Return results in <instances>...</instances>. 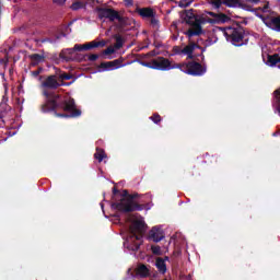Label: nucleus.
<instances>
[{"mask_svg": "<svg viewBox=\"0 0 280 280\" xmlns=\"http://www.w3.org/2000/svg\"><path fill=\"white\" fill-rule=\"evenodd\" d=\"M182 19L191 25L190 28L186 32L187 36L191 37L202 34V26H200L205 24L202 23V14L198 16L194 14V11L189 10L182 14Z\"/></svg>", "mask_w": 280, "mask_h": 280, "instance_id": "f257e3e1", "label": "nucleus"}, {"mask_svg": "<svg viewBox=\"0 0 280 280\" xmlns=\"http://www.w3.org/2000/svg\"><path fill=\"white\" fill-rule=\"evenodd\" d=\"M231 18L224 13L207 12L202 14L201 23H229Z\"/></svg>", "mask_w": 280, "mask_h": 280, "instance_id": "f03ea898", "label": "nucleus"}, {"mask_svg": "<svg viewBox=\"0 0 280 280\" xmlns=\"http://www.w3.org/2000/svg\"><path fill=\"white\" fill-rule=\"evenodd\" d=\"M129 220L131 221L130 229H131V233H133V235H137V233H139V235H143V233H145L148 225L143 221V218L131 215L129 218Z\"/></svg>", "mask_w": 280, "mask_h": 280, "instance_id": "7ed1b4c3", "label": "nucleus"}, {"mask_svg": "<svg viewBox=\"0 0 280 280\" xmlns=\"http://www.w3.org/2000/svg\"><path fill=\"white\" fill-rule=\"evenodd\" d=\"M180 69L182 71H185V73H189L190 75H202V73H205V69H202V66L196 62L183 63Z\"/></svg>", "mask_w": 280, "mask_h": 280, "instance_id": "20e7f679", "label": "nucleus"}, {"mask_svg": "<svg viewBox=\"0 0 280 280\" xmlns=\"http://www.w3.org/2000/svg\"><path fill=\"white\" fill-rule=\"evenodd\" d=\"M152 69H159L160 71H167L170 69H174L172 62L165 58H160L153 61Z\"/></svg>", "mask_w": 280, "mask_h": 280, "instance_id": "39448f33", "label": "nucleus"}, {"mask_svg": "<svg viewBox=\"0 0 280 280\" xmlns=\"http://www.w3.org/2000/svg\"><path fill=\"white\" fill-rule=\"evenodd\" d=\"M225 36H229L233 43V45H237L241 43L242 38H244V34L242 31H237L235 28H228L225 32Z\"/></svg>", "mask_w": 280, "mask_h": 280, "instance_id": "423d86ee", "label": "nucleus"}, {"mask_svg": "<svg viewBox=\"0 0 280 280\" xmlns=\"http://www.w3.org/2000/svg\"><path fill=\"white\" fill-rule=\"evenodd\" d=\"M121 62H122L121 59L103 62V63H101V69H103V71H115V69H119L120 67H124V65H121Z\"/></svg>", "mask_w": 280, "mask_h": 280, "instance_id": "0eeeda50", "label": "nucleus"}, {"mask_svg": "<svg viewBox=\"0 0 280 280\" xmlns=\"http://www.w3.org/2000/svg\"><path fill=\"white\" fill-rule=\"evenodd\" d=\"M63 110L70 113V117H80L82 114L79 109L75 108V102L73 100L66 102Z\"/></svg>", "mask_w": 280, "mask_h": 280, "instance_id": "6e6552de", "label": "nucleus"}, {"mask_svg": "<svg viewBox=\"0 0 280 280\" xmlns=\"http://www.w3.org/2000/svg\"><path fill=\"white\" fill-rule=\"evenodd\" d=\"M120 211H135V203L131 199H122L118 206Z\"/></svg>", "mask_w": 280, "mask_h": 280, "instance_id": "1a4fd4ad", "label": "nucleus"}, {"mask_svg": "<svg viewBox=\"0 0 280 280\" xmlns=\"http://www.w3.org/2000/svg\"><path fill=\"white\" fill-rule=\"evenodd\" d=\"M150 238L153 240V242H161L163 240V231L159 228H153L150 231Z\"/></svg>", "mask_w": 280, "mask_h": 280, "instance_id": "9d476101", "label": "nucleus"}, {"mask_svg": "<svg viewBox=\"0 0 280 280\" xmlns=\"http://www.w3.org/2000/svg\"><path fill=\"white\" fill-rule=\"evenodd\" d=\"M44 86H47L48 89H58L60 84L56 81V77H49L46 82H44Z\"/></svg>", "mask_w": 280, "mask_h": 280, "instance_id": "9b49d317", "label": "nucleus"}, {"mask_svg": "<svg viewBox=\"0 0 280 280\" xmlns=\"http://www.w3.org/2000/svg\"><path fill=\"white\" fill-rule=\"evenodd\" d=\"M106 45V43L104 40L97 42V40H93L89 44H85L83 47L84 49H95L96 47H104Z\"/></svg>", "mask_w": 280, "mask_h": 280, "instance_id": "f8f14e48", "label": "nucleus"}, {"mask_svg": "<svg viewBox=\"0 0 280 280\" xmlns=\"http://www.w3.org/2000/svg\"><path fill=\"white\" fill-rule=\"evenodd\" d=\"M138 13L140 14V16H143L144 19H150L151 16H154V11H152V9L150 8H143L138 10Z\"/></svg>", "mask_w": 280, "mask_h": 280, "instance_id": "ddd939ff", "label": "nucleus"}, {"mask_svg": "<svg viewBox=\"0 0 280 280\" xmlns=\"http://www.w3.org/2000/svg\"><path fill=\"white\" fill-rule=\"evenodd\" d=\"M103 16H106V19H110V21H115L117 19V12H115L112 9H105L102 11Z\"/></svg>", "mask_w": 280, "mask_h": 280, "instance_id": "4468645a", "label": "nucleus"}, {"mask_svg": "<svg viewBox=\"0 0 280 280\" xmlns=\"http://www.w3.org/2000/svg\"><path fill=\"white\" fill-rule=\"evenodd\" d=\"M255 3H259V0H241V8H245L246 10H250Z\"/></svg>", "mask_w": 280, "mask_h": 280, "instance_id": "2eb2a0df", "label": "nucleus"}, {"mask_svg": "<svg viewBox=\"0 0 280 280\" xmlns=\"http://www.w3.org/2000/svg\"><path fill=\"white\" fill-rule=\"evenodd\" d=\"M279 62H280L279 55H272L268 57L267 65H269V67H275L276 65H279Z\"/></svg>", "mask_w": 280, "mask_h": 280, "instance_id": "dca6fc26", "label": "nucleus"}, {"mask_svg": "<svg viewBox=\"0 0 280 280\" xmlns=\"http://www.w3.org/2000/svg\"><path fill=\"white\" fill-rule=\"evenodd\" d=\"M137 275H139V277H148V267H145V265H140L137 270H136Z\"/></svg>", "mask_w": 280, "mask_h": 280, "instance_id": "f3484780", "label": "nucleus"}, {"mask_svg": "<svg viewBox=\"0 0 280 280\" xmlns=\"http://www.w3.org/2000/svg\"><path fill=\"white\" fill-rule=\"evenodd\" d=\"M194 49H198V45L190 44L184 48V54H187L189 58H191V54H194Z\"/></svg>", "mask_w": 280, "mask_h": 280, "instance_id": "a211bd4d", "label": "nucleus"}, {"mask_svg": "<svg viewBox=\"0 0 280 280\" xmlns=\"http://www.w3.org/2000/svg\"><path fill=\"white\" fill-rule=\"evenodd\" d=\"M223 3L229 8H236V5H242V0H223Z\"/></svg>", "mask_w": 280, "mask_h": 280, "instance_id": "6ab92c4d", "label": "nucleus"}, {"mask_svg": "<svg viewBox=\"0 0 280 280\" xmlns=\"http://www.w3.org/2000/svg\"><path fill=\"white\" fill-rule=\"evenodd\" d=\"M155 266L160 270V272H165L167 270V268L165 267V261L161 258L156 259Z\"/></svg>", "mask_w": 280, "mask_h": 280, "instance_id": "aec40b11", "label": "nucleus"}, {"mask_svg": "<svg viewBox=\"0 0 280 280\" xmlns=\"http://www.w3.org/2000/svg\"><path fill=\"white\" fill-rule=\"evenodd\" d=\"M270 25H271L272 30H276L277 32H280V18L271 19Z\"/></svg>", "mask_w": 280, "mask_h": 280, "instance_id": "412c9836", "label": "nucleus"}, {"mask_svg": "<svg viewBox=\"0 0 280 280\" xmlns=\"http://www.w3.org/2000/svg\"><path fill=\"white\" fill-rule=\"evenodd\" d=\"M94 156L97 159V161L102 162L104 159H106V153H104L103 150L97 149Z\"/></svg>", "mask_w": 280, "mask_h": 280, "instance_id": "4be33fe9", "label": "nucleus"}, {"mask_svg": "<svg viewBox=\"0 0 280 280\" xmlns=\"http://www.w3.org/2000/svg\"><path fill=\"white\" fill-rule=\"evenodd\" d=\"M115 47H113V46H109L107 49H105L104 51H103V54L105 55V56H110L112 54H115Z\"/></svg>", "mask_w": 280, "mask_h": 280, "instance_id": "5701e85b", "label": "nucleus"}, {"mask_svg": "<svg viewBox=\"0 0 280 280\" xmlns=\"http://www.w3.org/2000/svg\"><path fill=\"white\" fill-rule=\"evenodd\" d=\"M208 2L210 3V5H213V8H220L222 1L220 0H208Z\"/></svg>", "mask_w": 280, "mask_h": 280, "instance_id": "b1692460", "label": "nucleus"}, {"mask_svg": "<svg viewBox=\"0 0 280 280\" xmlns=\"http://www.w3.org/2000/svg\"><path fill=\"white\" fill-rule=\"evenodd\" d=\"M191 1H194V0H180L179 1V7L180 8H187V5L191 4Z\"/></svg>", "mask_w": 280, "mask_h": 280, "instance_id": "393cba45", "label": "nucleus"}, {"mask_svg": "<svg viewBox=\"0 0 280 280\" xmlns=\"http://www.w3.org/2000/svg\"><path fill=\"white\" fill-rule=\"evenodd\" d=\"M72 10H80V8H84V3L78 1V2H74L72 5H71Z\"/></svg>", "mask_w": 280, "mask_h": 280, "instance_id": "a878e982", "label": "nucleus"}, {"mask_svg": "<svg viewBox=\"0 0 280 280\" xmlns=\"http://www.w3.org/2000/svg\"><path fill=\"white\" fill-rule=\"evenodd\" d=\"M151 250L154 253V255H161V247L159 246H153Z\"/></svg>", "mask_w": 280, "mask_h": 280, "instance_id": "bb28decb", "label": "nucleus"}, {"mask_svg": "<svg viewBox=\"0 0 280 280\" xmlns=\"http://www.w3.org/2000/svg\"><path fill=\"white\" fill-rule=\"evenodd\" d=\"M152 121H154V124H159V121H161V116L159 115H154L151 117Z\"/></svg>", "mask_w": 280, "mask_h": 280, "instance_id": "cd10ccee", "label": "nucleus"}, {"mask_svg": "<svg viewBox=\"0 0 280 280\" xmlns=\"http://www.w3.org/2000/svg\"><path fill=\"white\" fill-rule=\"evenodd\" d=\"M120 47H121V39H120V38H117V42H116V45H115L114 48L120 49Z\"/></svg>", "mask_w": 280, "mask_h": 280, "instance_id": "c85d7f7f", "label": "nucleus"}, {"mask_svg": "<svg viewBox=\"0 0 280 280\" xmlns=\"http://www.w3.org/2000/svg\"><path fill=\"white\" fill-rule=\"evenodd\" d=\"M273 95H275V97H276L277 100H280V89L276 90V91L273 92Z\"/></svg>", "mask_w": 280, "mask_h": 280, "instance_id": "c756f323", "label": "nucleus"}, {"mask_svg": "<svg viewBox=\"0 0 280 280\" xmlns=\"http://www.w3.org/2000/svg\"><path fill=\"white\" fill-rule=\"evenodd\" d=\"M97 58H98L97 55H90L89 60L94 61V60H97Z\"/></svg>", "mask_w": 280, "mask_h": 280, "instance_id": "7c9ffc66", "label": "nucleus"}, {"mask_svg": "<svg viewBox=\"0 0 280 280\" xmlns=\"http://www.w3.org/2000/svg\"><path fill=\"white\" fill-rule=\"evenodd\" d=\"M74 49H77L78 51H82V49H86V48H84V45H83V46H74Z\"/></svg>", "mask_w": 280, "mask_h": 280, "instance_id": "2f4dec72", "label": "nucleus"}, {"mask_svg": "<svg viewBox=\"0 0 280 280\" xmlns=\"http://www.w3.org/2000/svg\"><path fill=\"white\" fill-rule=\"evenodd\" d=\"M125 3H126L127 5H132V0H125Z\"/></svg>", "mask_w": 280, "mask_h": 280, "instance_id": "473e14b6", "label": "nucleus"}, {"mask_svg": "<svg viewBox=\"0 0 280 280\" xmlns=\"http://www.w3.org/2000/svg\"><path fill=\"white\" fill-rule=\"evenodd\" d=\"M33 58H35V60H40V56L38 55H34Z\"/></svg>", "mask_w": 280, "mask_h": 280, "instance_id": "72a5a7b5", "label": "nucleus"}, {"mask_svg": "<svg viewBox=\"0 0 280 280\" xmlns=\"http://www.w3.org/2000/svg\"><path fill=\"white\" fill-rule=\"evenodd\" d=\"M57 117H69V115H60V114H57Z\"/></svg>", "mask_w": 280, "mask_h": 280, "instance_id": "f704fd0d", "label": "nucleus"}, {"mask_svg": "<svg viewBox=\"0 0 280 280\" xmlns=\"http://www.w3.org/2000/svg\"><path fill=\"white\" fill-rule=\"evenodd\" d=\"M58 3H65L67 0H56Z\"/></svg>", "mask_w": 280, "mask_h": 280, "instance_id": "c9c22d12", "label": "nucleus"}, {"mask_svg": "<svg viewBox=\"0 0 280 280\" xmlns=\"http://www.w3.org/2000/svg\"><path fill=\"white\" fill-rule=\"evenodd\" d=\"M265 23H266V25H268V27H270V21L269 20H267Z\"/></svg>", "mask_w": 280, "mask_h": 280, "instance_id": "e433bc0d", "label": "nucleus"}, {"mask_svg": "<svg viewBox=\"0 0 280 280\" xmlns=\"http://www.w3.org/2000/svg\"><path fill=\"white\" fill-rule=\"evenodd\" d=\"M62 79H63V80H69V77L66 75V77H62Z\"/></svg>", "mask_w": 280, "mask_h": 280, "instance_id": "4c0bfd02", "label": "nucleus"}, {"mask_svg": "<svg viewBox=\"0 0 280 280\" xmlns=\"http://www.w3.org/2000/svg\"><path fill=\"white\" fill-rule=\"evenodd\" d=\"M136 238H138V240H139V236H136Z\"/></svg>", "mask_w": 280, "mask_h": 280, "instance_id": "58836bf2", "label": "nucleus"}]
</instances>
